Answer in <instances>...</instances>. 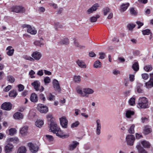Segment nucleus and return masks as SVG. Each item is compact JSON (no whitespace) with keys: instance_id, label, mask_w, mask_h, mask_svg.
<instances>
[{"instance_id":"5701e85b","label":"nucleus","mask_w":153,"mask_h":153,"mask_svg":"<svg viewBox=\"0 0 153 153\" xmlns=\"http://www.w3.org/2000/svg\"><path fill=\"white\" fill-rule=\"evenodd\" d=\"M30 100L33 102H37L38 100L37 95L35 93L32 94L30 97Z\"/></svg>"},{"instance_id":"de8ad7c7","label":"nucleus","mask_w":153,"mask_h":153,"mask_svg":"<svg viewBox=\"0 0 153 153\" xmlns=\"http://www.w3.org/2000/svg\"><path fill=\"white\" fill-rule=\"evenodd\" d=\"M135 126L134 125H132L130 128L128 129V132L130 134H133L134 132V128Z\"/></svg>"},{"instance_id":"338daca9","label":"nucleus","mask_w":153,"mask_h":153,"mask_svg":"<svg viewBox=\"0 0 153 153\" xmlns=\"http://www.w3.org/2000/svg\"><path fill=\"white\" fill-rule=\"evenodd\" d=\"M11 88V86L9 85L7 86L6 88L4 89V91L6 92L8 91Z\"/></svg>"},{"instance_id":"ddd939ff","label":"nucleus","mask_w":153,"mask_h":153,"mask_svg":"<svg viewBox=\"0 0 153 153\" xmlns=\"http://www.w3.org/2000/svg\"><path fill=\"white\" fill-rule=\"evenodd\" d=\"M52 83L53 87L55 89L58 91H60L61 88L58 81L56 79H54Z\"/></svg>"},{"instance_id":"393cba45","label":"nucleus","mask_w":153,"mask_h":153,"mask_svg":"<svg viewBox=\"0 0 153 153\" xmlns=\"http://www.w3.org/2000/svg\"><path fill=\"white\" fill-rule=\"evenodd\" d=\"M129 4L127 3L125 4H123L120 7V11L123 12L127 9L128 7L129 6Z\"/></svg>"},{"instance_id":"7ed1b4c3","label":"nucleus","mask_w":153,"mask_h":153,"mask_svg":"<svg viewBox=\"0 0 153 153\" xmlns=\"http://www.w3.org/2000/svg\"><path fill=\"white\" fill-rule=\"evenodd\" d=\"M148 100L145 97H140L138 100V105L141 108H148Z\"/></svg>"},{"instance_id":"aec40b11","label":"nucleus","mask_w":153,"mask_h":153,"mask_svg":"<svg viewBox=\"0 0 153 153\" xmlns=\"http://www.w3.org/2000/svg\"><path fill=\"white\" fill-rule=\"evenodd\" d=\"M76 63L79 67L82 68H86L87 66L85 62L82 60H77L76 61Z\"/></svg>"},{"instance_id":"e433bc0d","label":"nucleus","mask_w":153,"mask_h":153,"mask_svg":"<svg viewBox=\"0 0 153 153\" xmlns=\"http://www.w3.org/2000/svg\"><path fill=\"white\" fill-rule=\"evenodd\" d=\"M132 68L134 71H138L139 69L138 63L137 62H134Z\"/></svg>"},{"instance_id":"4468645a","label":"nucleus","mask_w":153,"mask_h":153,"mask_svg":"<svg viewBox=\"0 0 153 153\" xmlns=\"http://www.w3.org/2000/svg\"><path fill=\"white\" fill-rule=\"evenodd\" d=\"M96 123L97 124L96 133L97 135H99L100 134L101 132V124L100 121L99 119L97 120Z\"/></svg>"},{"instance_id":"603ef678","label":"nucleus","mask_w":153,"mask_h":153,"mask_svg":"<svg viewBox=\"0 0 153 153\" xmlns=\"http://www.w3.org/2000/svg\"><path fill=\"white\" fill-rule=\"evenodd\" d=\"M143 34V35H148L150 33V30L149 29H147L143 30L142 31Z\"/></svg>"},{"instance_id":"a18cd8bd","label":"nucleus","mask_w":153,"mask_h":153,"mask_svg":"<svg viewBox=\"0 0 153 153\" xmlns=\"http://www.w3.org/2000/svg\"><path fill=\"white\" fill-rule=\"evenodd\" d=\"M8 141L13 142L14 143H16L19 141V139L16 137H14L9 138L8 139Z\"/></svg>"},{"instance_id":"ea45409f","label":"nucleus","mask_w":153,"mask_h":153,"mask_svg":"<svg viewBox=\"0 0 153 153\" xmlns=\"http://www.w3.org/2000/svg\"><path fill=\"white\" fill-rule=\"evenodd\" d=\"M34 44L35 45L40 47H41L44 45L42 42L41 41H36L34 42Z\"/></svg>"},{"instance_id":"0eeeda50","label":"nucleus","mask_w":153,"mask_h":153,"mask_svg":"<svg viewBox=\"0 0 153 153\" xmlns=\"http://www.w3.org/2000/svg\"><path fill=\"white\" fill-rule=\"evenodd\" d=\"M127 144L129 145L132 146L135 140V137L134 135L131 134L128 135L126 137Z\"/></svg>"},{"instance_id":"9d476101","label":"nucleus","mask_w":153,"mask_h":153,"mask_svg":"<svg viewBox=\"0 0 153 153\" xmlns=\"http://www.w3.org/2000/svg\"><path fill=\"white\" fill-rule=\"evenodd\" d=\"M60 123L62 127L66 128L68 126V120L65 117H63L60 118Z\"/></svg>"},{"instance_id":"4c0bfd02","label":"nucleus","mask_w":153,"mask_h":153,"mask_svg":"<svg viewBox=\"0 0 153 153\" xmlns=\"http://www.w3.org/2000/svg\"><path fill=\"white\" fill-rule=\"evenodd\" d=\"M55 96L51 93H49L47 96V99L50 101L53 100L55 99Z\"/></svg>"},{"instance_id":"680f3d73","label":"nucleus","mask_w":153,"mask_h":153,"mask_svg":"<svg viewBox=\"0 0 153 153\" xmlns=\"http://www.w3.org/2000/svg\"><path fill=\"white\" fill-rule=\"evenodd\" d=\"M142 76L143 79L146 80L148 78L149 76L147 74H142Z\"/></svg>"},{"instance_id":"20e7f679","label":"nucleus","mask_w":153,"mask_h":153,"mask_svg":"<svg viewBox=\"0 0 153 153\" xmlns=\"http://www.w3.org/2000/svg\"><path fill=\"white\" fill-rule=\"evenodd\" d=\"M46 117L48 122V123L49 125V127L50 128V130L51 129H52L53 127L56 126L57 124L55 121L54 119L52 117V114H49L47 115Z\"/></svg>"},{"instance_id":"8fccbe9b","label":"nucleus","mask_w":153,"mask_h":153,"mask_svg":"<svg viewBox=\"0 0 153 153\" xmlns=\"http://www.w3.org/2000/svg\"><path fill=\"white\" fill-rule=\"evenodd\" d=\"M23 58L26 60H28L31 61L33 62L34 61V59L33 58L27 55L24 56Z\"/></svg>"},{"instance_id":"dca6fc26","label":"nucleus","mask_w":153,"mask_h":153,"mask_svg":"<svg viewBox=\"0 0 153 153\" xmlns=\"http://www.w3.org/2000/svg\"><path fill=\"white\" fill-rule=\"evenodd\" d=\"M13 145L10 143H8L5 147V150L6 153H9L12 151Z\"/></svg>"},{"instance_id":"09e8293b","label":"nucleus","mask_w":153,"mask_h":153,"mask_svg":"<svg viewBox=\"0 0 153 153\" xmlns=\"http://www.w3.org/2000/svg\"><path fill=\"white\" fill-rule=\"evenodd\" d=\"M44 82L45 85L51 82L50 78L48 76L44 78Z\"/></svg>"},{"instance_id":"2eb2a0df","label":"nucleus","mask_w":153,"mask_h":153,"mask_svg":"<svg viewBox=\"0 0 153 153\" xmlns=\"http://www.w3.org/2000/svg\"><path fill=\"white\" fill-rule=\"evenodd\" d=\"M79 144V143L77 141H73L69 146V149L70 151L74 150Z\"/></svg>"},{"instance_id":"c03bdc74","label":"nucleus","mask_w":153,"mask_h":153,"mask_svg":"<svg viewBox=\"0 0 153 153\" xmlns=\"http://www.w3.org/2000/svg\"><path fill=\"white\" fill-rule=\"evenodd\" d=\"M138 85H138L137 88V92L140 93H142L143 92V90L141 88V87H142L143 85L142 84L138 83Z\"/></svg>"},{"instance_id":"bf43d9fd","label":"nucleus","mask_w":153,"mask_h":153,"mask_svg":"<svg viewBox=\"0 0 153 153\" xmlns=\"http://www.w3.org/2000/svg\"><path fill=\"white\" fill-rule=\"evenodd\" d=\"M79 124V121H77L75 123H72L71 125V127L74 128L75 127H77Z\"/></svg>"},{"instance_id":"5fc2aeb1","label":"nucleus","mask_w":153,"mask_h":153,"mask_svg":"<svg viewBox=\"0 0 153 153\" xmlns=\"http://www.w3.org/2000/svg\"><path fill=\"white\" fill-rule=\"evenodd\" d=\"M35 74V72L32 70H31L29 73V75H30L31 78H33L35 77L33 75Z\"/></svg>"},{"instance_id":"a19ab883","label":"nucleus","mask_w":153,"mask_h":153,"mask_svg":"<svg viewBox=\"0 0 153 153\" xmlns=\"http://www.w3.org/2000/svg\"><path fill=\"white\" fill-rule=\"evenodd\" d=\"M103 14L104 16L106 15L108 13H109L110 11V9L108 7H105L102 10Z\"/></svg>"},{"instance_id":"0e129e2a","label":"nucleus","mask_w":153,"mask_h":153,"mask_svg":"<svg viewBox=\"0 0 153 153\" xmlns=\"http://www.w3.org/2000/svg\"><path fill=\"white\" fill-rule=\"evenodd\" d=\"M39 97L40 99L42 100L43 101H45L46 100L45 98V97L44 95L42 94H40Z\"/></svg>"},{"instance_id":"a878e982","label":"nucleus","mask_w":153,"mask_h":153,"mask_svg":"<svg viewBox=\"0 0 153 153\" xmlns=\"http://www.w3.org/2000/svg\"><path fill=\"white\" fill-rule=\"evenodd\" d=\"M141 144L145 148H149L151 146V145L149 142L146 141L145 140L142 141L141 142Z\"/></svg>"},{"instance_id":"473e14b6","label":"nucleus","mask_w":153,"mask_h":153,"mask_svg":"<svg viewBox=\"0 0 153 153\" xmlns=\"http://www.w3.org/2000/svg\"><path fill=\"white\" fill-rule=\"evenodd\" d=\"M145 85L147 88H151L153 87V82L150 80L148 82L145 83Z\"/></svg>"},{"instance_id":"bb28decb","label":"nucleus","mask_w":153,"mask_h":153,"mask_svg":"<svg viewBox=\"0 0 153 153\" xmlns=\"http://www.w3.org/2000/svg\"><path fill=\"white\" fill-rule=\"evenodd\" d=\"M60 45H67L69 43V41L68 38H65L61 39L59 42Z\"/></svg>"},{"instance_id":"7c9ffc66","label":"nucleus","mask_w":153,"mask_h":153,"mask_svg":"<svg viewBox=\"0 0 153 153\" xmlns=\"http://www.w3.org/2000/svg\"><path fill=\"white\" fill-rule=\"evenodd\" d=\"M17 95L16 90H14L11 91L9 93V96L10 97H15Z\"/></svg>"},{"instance_id":"864d4df0","label":"nucleus","mask_w":153,"mask_h":153,"mask_svg":"<svg viewBox=\"0 0 153 153\" xmlns=\"http://www.w3.org/2000/svg\"><path fill=\"white\" fill-rule=\"evenodd\" d=\"M135 25L133 24H129L127 26V28L129 30H132L135 27Z\"/></svg>"},{"instance_id":"f03ea898","label":"nucleus","mask_w":153,"mask_h":153,"mask_svg":"<svg viewBox=\"0 0 153 153\" xmlns=\"http://www.w3.org/2000/svg\"><path fill=\"white\" fill-rule=\"evenodd\" d=\"M50 130H51V131L53 133L56 134V136L59 137L63 138L66 137H68V135L64 134L63 132L60 130L59 128L57 127V125Z\"/></svg>"},{"instance_id":"9b49d317","label":"nucleus","mask_w":153,"mask_h":153,"mask_svg":"<svg viewBox=\"0 0 153 153\" xmlns=\"http://www.w3.org/2000/svg\"><path fill=\"white\" fill-rule=\"evenodd\" d=\"M1 107L3 109L6 110H10L12 108V105L10 102H5L3 103Z\"/></svg>"},{"instance_id":"2f4dec72","label":"nucleus","mask_w":153,"mask_h":153,"mask_svg":"<svg viewBox=\"0 0 153 153\" xmlns=\"http://www.w3.org/2000/svg\"><path fill=\"white\" fill-rule=\"evenodd\" d=\"M74 45L75 46L79 48L80 49H82L85 48L84 46L80 45L77 41L76 40L74 41Z\"/></svg>"},{"instance_id":"6e6d98bb","label":"nucleus","mask_w":153,"mask_h":153,"mask_svg":"<svg viewBox=\"0 0 153 153\" xmlns=\"http://www.w3.org/2000/svg\"><path fill=\"white\" fill-rule=\"evenodd\" d=\"M14 50L13 49H12L11 50H9L7 52V54L9 56H12L13 55Z\"/></svg>"},{"instance_id":"774afa93","label":"nucleus","mask_w":153,"mask_h":153,"mask_svg":"<svg viewBox=\"0 0 153 153\" xmlns=\"http://www.w3.org/2000/svg\"><path fill=\"white\" fill-rule=\"evenodd\" d=\"M134 75H129L130 80L131 82L133 81L134 80Z\"/></svg>"},{"instance_id":"423d86ee","label":"nucleus","mask_w":153,"mask_h":153,"mask_svg":"<svg viewBox=\"0 0 153 153\" xmlns=\"http://www.w3.org/2000/svg\"><path fill=\"white\" fill-rule=\"evenodd\" d=\"M28 146L30 152L33 153H36L38 150L39 147L36 144L32 143H29L28 144Z\"/></svg>"},{"instance_id":"f704fd0d","label":"nucleus","mask_w":153,"mask_h":153,"mask_svg":"<svg viewBox=\"0 0 153 153\" xmlns=\"http://www.w3.org/2000/svg\"><path fill=\"white\" fill-rule=\"evenodd\" d=\"M44 124L43 121L42 120H38L36 122L35 125L38 127L40 128Z\"/></svg>"},{"instance_id":"37998d69","label":"nucleus","mask_w":153,"mask_h":153,"mask_svg":"<svg viewBox=\"0 0 153 153\" xmlns=\"http://www.w3.org/2000/svg\"><path fill=\"white\" fill-rule=\"evenodd\" d=\"M135 97H132L128 101V103L129 104L131 105H133L135 104Z\"/></svg>"},{"instance_id":"f3484780","label":"nucleus","mask_w":153,"mask_h":153,"mask_svg":"<svg viewBox=\"0 0 153 153\" xmlns=\"http://www.w3.org/2000/svg\"><path fill=\"white\" fill-rule=\"evenodd\" d=\"M31 85L36 91H38L39 90V88L40 86V83L39 80L34 81L31 83Z\"/></svg>"},{"instance_id":"412c9836","label":"nucleus","mask_w":153,"mask_h":153,"mask_svg":"<svg viewBox=\"0 0 153 153\" xmlns=\"http://www.w3.org/2000/svg\"><path fill=\"white\" fill-rule=\"evenodd\" d=\"M136 148L139 153H147V152L141 146L140 143H138L136 146Z\"/></svg>"},{"instance_id":"49530a36","label":"nucleus","mask_w":153,"mask_h":153,"mask_svg":"<svg viewBox=\"0 0 153 153\" xmlns=\"http://www.w3.org/2000/svg\"><path fill=\"white\" fill-rule=\"evenodd\" d=\"M131 14L133 15L136 16L137 14V12L135 9L133 7H132L130 9Z\"/></svg>"},{"instance_id":"4d7b16f0","label":"nucleus","mask_w":153,"mask_h":153,"mask_svg":"<svg viewBox=\"0 0 153 153\" xmlns=\"http://www.w3.org/2000/svg\"><path fill=\"white\" fill-rule=\"evenodd\" d=\"M18 88V91H23L24 89V86L22 84H19L17 86Z\"/></svg>"},{"instance_id":"c85d7f7f","label":"nucleus","mask_w":153,"mask_h":153,"mask_svg":"<svg viewBox=\"0 0 153 153\" xmlns=\"http://www.w3.org/2000/svg\"><path fill=\"white\" fill-rule=\"evenodd\" d=\"M27 149L25 146H21L18 149L17 153H26Z\"/></svg>"},{"instance_id":"1a4fd4ad","label":"nucleus","mask_w":153,"mask_h":153,"mask_svg":"<svg viewBox=\"0 0 153 153\" xmlns=\"http://www.w3.org/2000/svg\"><path fill=\"white\" fill-rule=\"evenodd\" d=\"M37 108L41 113H46L48 111V108L47 106L42 105L41 104H38Z\"/></svg>"},{"instance_id":"6ab92c4d","label":"nucleus","mask_w":153,"mask_h":153,"mask_svg":"<svg viewBox=\"0 0 153 153\" xmlns=\"http://www.w3.org/2000/svg\"><path fill=\"white\" fill-rule=\"evenodd\" d=\"M28 127L25 126L22 127L20 130V132L23 136L26 135L27 133Z\"/></svg>"},{"instance_id":"4be33fe9","label":"nucleus","mask_w":153,"mask_h":153,"mask_svg":"<svg viewBox=\"0 0 153 153\" xmlns=\"http://www.w3.org/2000/svg\"><path fill=\"white\" fill-rule=\"evenodd\" d=\"M13 117L15 119L21 120L23 118V116L22 113L17 112L14 114Z\"/></svg>"},{"instance_id":"69168bd1","label":"nucleus","mask_w":153,"mask_h":153,"mask_svg":"<svg viewBox=\"0 0 153 153\" xmlns=\"http://www.w3.org/2000/svg\"><path fill=\"white\" fill-rule=\"evenodd\" d=\"M89 56L92 57H95L96 56V54L93 51H91L89 52Z\"/></svg>"},{"instance_id":"cd10ccee","label":"nucleus","mask_w":153,"mask_h":153,"mask_svg":"<svg viewBox=\"0 0 153 153\" xmlns=\"http://www.w3.org/2000/svg\"><path fill=\"white\" fill-rule=\"evenodd\" d=\"M134 112L130 110H128L126 111V117L128 118H130L131 116L134 114Z\"/></svg>"},{"instance_id":"13d9d810","label":"nucleus","mask_w":153,"mask_h":153,"mask_svg":"<svg viewBox=\"0 0 153 153\" xmlns=\"http://www.w3.org/2000/svg\"><path fill=\"white\" fill-rule=\"evenodd\" d=\"M45 137L49 141H52L53 140V137L51 135L47 134L45 135Z\"/></svg>"},{"instance_id":"c9c22d12","label":"nucleus","mask_w":153,"mask_h":153,"mask_svg":"<svg viewBox=\"0 0 153 153\" xmlns=\"http://www.w3.org/2000/svg\"><path fill=\"white\" fill-rule=\"evenodd\" d=\"M74 80L75 82L79 83L81 81V77L79 76H74Z\"/></svg>"},{"instance_id":"052dcab7","label":"nucleus","mask_w":153,"mask_h":153,"mask_svg":"<svg viewBox=\"0 0 153 153\" xmlns=\"http://www.w3.org/2000/svg\"><path fill=\"white\" fill-rule=\"evenodd\" d=\"M99 55L100 56L99 59H103L105 58V54L103 52H100L99 53Z\"/></svg>"},{"instance_id":"39448f33","label":"nucleus","mask_w":153,"mask_h":153,"mask_svg":"<svg viewBox=\"0 0 153 153\" xmlns=\"http://www.w3.org/2000/svg\"><path fill=\"white\" fill-rule=\"evenodd\" d=\"M10 10L11 11L16 13H23L25 10V8L21 6H14L11 8Z\"/></svg>"},{"instance_id":"58836bf2","label":"nucleus","mask_w":153,"mask_h":153,"mask_svg":"<svg viewBox=\"0 0 153 153\" xmlns=\"http://www.w3.org/2000/svg\"><path fill=\"white\" fill-rule=\"evenodd\" d=\"M7 80L11 83H13L15 81V79L11 75H8L7 76Z\"/></svg>"},{"instance_id":"72a5a7b5","label":"nucleus","mask_w":153,"mask_h":153,"mask_svg":"<svg viewBox=\"0 0 153 153\" xmlns=\"http://www.w3.org/2000/svg\"><path fill=\"white\" fill-rule=\"evenodd\" d=\"M94 67L96 68H100L101 66V64L99 60H97L94 63Z\"/></svg>"},{"instance_id":"c756f323","label":"nucleus","mask_w":153,"mask_h":153,"mask_svg":"<svg viewBox=\"0 0 153 153\" xmlns=\"http://www.w3.org/2000/svg\"><path fill=\"white\" fill-rule=\"evenodd\" d=\"M100 17V16L97 15L96 16H93L90 18L89 20L91 22H95L97 21V19L99 18Z\"/></svg>"},{"instance_id":"f257e3e1","label":"nucleus","mask_w":153,"mask_h":153,"mask_svg":"<svg viewBox=\"0 0 153 153\" xmlns=\"http://www.w3.org/2000/svg\"><path fill=\"white\" fill-rule=\"evenodd\" d=\"M76 90L77 93L81 97H88V94H91L94 92V91L90 88H83L81 86L79 85L76 87Z\"/></svg>"},{"instance_id":"b1692460","label":"nucleus","mask_w":153,"mask_h":153,"mask_svg":"<svg viewBox=\"0 0 153 153\" xmlns=\"http://www.w3.org/2000/svg\"><path fill=\"white\" fill-rule=\"evenodd\" d=\"M143 131L144 134L145 135H146L151 132L152 129L149 126H146L144 127Z\"/></svg>"},{"instance_id":"e2e57ef3","label":"nucleus","mask_w":153,"mask_h":153,"mask_svg":"<svg viewBox=\"0 0 153 153\" xmlns=\"http://www.w3.org/2000/svg\"><path fill=\"white\" fill-rule=\"evenodd\" d=\"M120 72L116 69H115L113 71V74L114 75H117L118 74H120Z\"/></svg>"},{"instance_id":"6e6552de","label":"nucleus","mask_w":153,"mask_h":153,"mask_svg":"<svg viewBox=\"0 0 153 153\" xmlns=\"http://www.w3.org/2000/svg\"><path fill=\"white\" fill-rule=\"evenodd\" d=\"M22 27L23 28L27 27V32L31 34L34 35L37 33V31L35 29L32 28L29 25L24 24L22 26Z\"/></svg>"},{"instance_id":"79ce46f5","label":"nucleus","mask_w":153,"mask_h":153,"mask_svg":"<svg viewBox=\"0 0 153 153\" xmlns=\"http://www.w3.org/2000/svg\"><path fill=\"white\" fill-rule=\"evenodd\" d=\"M16 131L15 128H11L9 130V134L10 135L13 136L16 133Z\"/></svg>"},{"instance_id":"3c124183","label":"nucleus","mask_w":153,"mask_h":153,"mask_svg":"<svg viewBox=\"0 0 153 153\" xmlns=\"http://www.w3.org/2000/svg\"><path fill=\"white\" fill-rule=\"evenodd\" d=\"M144 69L146 71H151L152 69V67L150 65L146 66L144 67Z\"/></svg>"},{"instance_id":"f8f14e48","label":"nucleus","mask_w":153,"mask_h":153,"mask_svg":"<svg viewBox=\"0 0 153 153\" xmlns=\"http://www.w3.org/2000/svg\"><path fill=\"white\" fill-rule=\"evenodd\" d=\"M99 7V5L97 3H96L93 5L92 6L88 9L86 13L88 14L93 13L94 11H96L97 9V8Z\"/></svg>"},{"instance_id":"a211bd4d","label":"nucleus","mask_w":153,"mask_h":153,"mask_svg":"<svg viewBox=\"0 0 153 153\" xmlns=\"http://www.w3.org/2000/svg\"><path fill=\"white\" fill-rule=\"evenodd\" d=\"M32 56L35 59L38 60L41 58L42 55L40 53L36 51L33 53L32 55Z\"/></svg>"}]
</instances>
